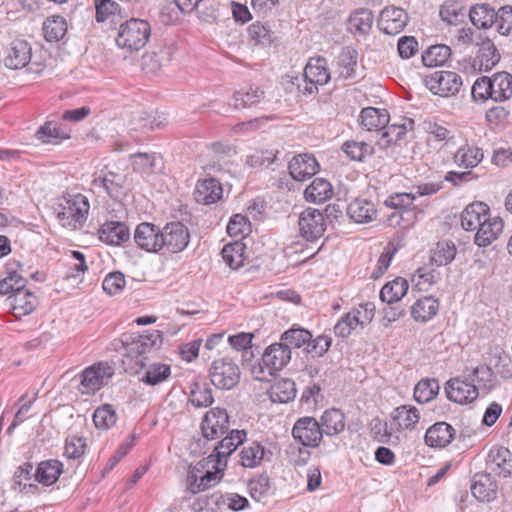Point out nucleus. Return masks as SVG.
Returning a JSON list of instances; mask_svg holds the SVG:
<instances>
[{
	"mask_svg": "<svg viewBox=\"0 0 512 512\" xmlns=\"http://www.w3.org/2000/svg\"><path fill=\"white\" fill-rule=\"evenodd\" d=\"M150 35L151 26L148 21L131 18L120 24L115 41L121 49L139 51L147 44Z\"/></svg>",
	"mask_w": 512,
	"mask_h": 512,
	"instance_id": "f257e3e1",
	"label": "nucleus"
},
{
	"mask_svg": "<svg viewBox=\"0 0 512 512\" xmlns=\"http://www.w3.org/2000/svg\"><path fill=\"white\" fill-rule=\"evenodd\" d=\"M224 465L204 458L192 467L187 476L188 489L196 494L215 486L223 475Z\"/></svg>",
	"mask_w": 512,
	"mask_h": 512,
	"instance_id": "f03ea898",
	"label": "nucleus"
},
{
	"mask_svg": "<svg viewBox=\"0 0 512 512\" xmlns=\"http://www.w3.org/2000/svg\"><path fill=\"white\" fill-rule=\"evenodd\" d=\"M89 207L88 199L82 194L63 196L56 208L57 218L62 226L75 229L86 220Z\"/></svg>",
	"mask_w": 512,
	"mask_h": 512,
	"instance_id": "7ed1b4c3",
	"label": "nucleus"
},
{
	"mask_svg": "<svg viewBox=\"0 0 512 512\" xmlns=\"http://www.w3.org/2000/svg\"><path fill=\"white\" fill-rule=\"evenodd\" d=\"M290 354H250L246 359L252 376L259 381H269L289 361Z\"/></svg>",
	"mask_w": 512,
	"mask_h": 512,
	"instance_id": "20e7f679",
	"label": "nucleus"
},
{
	"mask_svg": "<svg viewBox=\"0 0 512 512\" xmlns=\"http://www.w3.org/2000/svg\"><path fill=\"white\" fill-rule=\"evenodd\" d=\"M162 334L159 330H151L143 335L125 334L113 342V349L118 352H149L159 350L162 345Z\"/></svg>",
	"mask_w": 512,
	"mask_h": 512,
	"instance_id": "39448f33",
	"label": "nucleus"
},
{
	"mask_svg": "<svg viewBox=\"0 0 512 512\" xmlns=\"http://www.w3.org/2000/svg\"><path fill=\"white\" fill-rule=\"evenodd\" d=\"M210 379L215 387L229 390L239 382L240 369L229 357H223L213 361Z\"/></svg>",
	"mask_w": 512,
	"mask_h": 512,
	"instance_id": "423d86ee",
	"label": "nucleus"
},
{
	"mask_svg": "<svg viewBox=\"0 0 512 512\" xmlns=\"http://www.w3.org/2000/svg\"><path fill=\"white\" fill-rule=\"evenodd\" d=\"M113 375L114 369L108 363L94 364L83 371L79 391L82 394H94L107 384Z\"/></svg>",
	"mask_w": 512,
	"mask_h": 512,
	"instance_id": "0eeeda50",
	"label": "nucleus"
},
{
	"mask_svg": "<svg viewBox=\"0 0 512 512\" xmlns=\"http://www.w3.org/2000/svg\"><path fill=\"white\" fill-rule=\"evenodd\" d=\"M426 86L443 97L456 95L463 84L462 78L453 71H436L426 77Z\"/></svg>",
	"mask_w": 512,
	"mask_h": 512,
	"instance_id": "6e6552de",
	"label": "nucleus"
},
{
	"mask_svg": "<svg viewBox=\"0 0 512 512\" xmlns=\"http://www.w3.org/2000/svg\"><path fill=\"white\" fill-rule=\"evenodd\" d=\"M162 251L169 253L182 252L189 244L190 233L188 228L179 221L167 223L162 228Z\"/></svg>",
	"mask_w": 512,
	"mask_h": 512,
	"instance_id": "1a4fd4ad",
	"label": "nucleus"
},
{
	"mask_svg": "<svg viewBox=\"0 0 512 512\" xmlns=\"http://www.w3.org/2000/svg\"><path fill=\"white\" fill-rule=\"evenodd\" d=\"M475 379L468 381L465 377H454L445 384V393L450 401L458 404H468L479 396V388L474 384Z\"/></svg>",
	"mask_w": 512,
	"mask_h": 512,
	"instance_id": "9d476101",
	"label": "nucleus"
},
{
	"mask_svg": "<svg viewBox=\"0 0 512 512\" xmlns=\"http://www.w3.org/2000/svg\"><path fill=\"white\" fill-rule=\"evenodd\" d=\"M162 237V228L149 222L138 224L134 231V241L136 245L150 253L162 252Z\"/></svg>",
	"mask_w": 512,
	"mask_h": 512,
	"instance_id": "9b49d317",
	"label": "nucleus"
},
{
	"mask_svg": "<svg viewBox=\"0 0 512 512\" xmlns=\"http://www.w3.org/2000/svg\"><path fill=\"white\" fill-rule=\"evenodd\" d=\"M303 92L313 94L318 90V85H325L330 80V73L327 69V63L324 58H310L304 68Z\"/></svg>",
	"mask_w": 512,
	"mask_h": 512,
	"instance_id": "f8f14e48",
	"label": "nucleus"
},
{
	"mask_svg": "<svg viewBox=\"0 0 512 512\" xmlns=\"http://www.w3.org/2000/svg\"><path fill=\"white\" fill-rule=\"evenodd\" d=\"M229 429V416L225 409L216 407L206 412L201 431L207 440H215L224 435Z\"/></svg>",
	"mask_w": 512,
	"mask_h": 512,
	"instance_id": "ddd939ff",
	"label": "nucleus"
},
{
	"mask_svg": "<svg viewBox=\"0 0 512 512\" xmlns=\"http://www.w3.org/2000/svg\"><path fill=\"white\" fill-rule=\"evenodd\" d=\"M295 440L307 447H316L320 443L323 433L318 421L313 417L298 419L292 429Z\"/></svg>",
	"mask_w": 512,
	"mask_h": 512,
	"instance_id": "4468645a",
	"label": "nucleus"
},
{
	"mask_svg": "<svg viewBox=\"0 0 512 512\" xmlns=\"http://www.w3.org/2000/svg\"><path fill=\"white\" fill-rule=\"evenodd\" d=\"M298 224L301 236L307 241L320 238L326 230L324 215L319 210L312 208H308L300 214Z\"/></svg>",
	"mask_w": 512,
	"mask_h": 512,
	"instance_id": "2eb2a0df",
	"label": "nucleus"
},
{
	"mask_svg": "<svg viewBox=\"0 0 512 512\" xmlns=\"http://www.w3.org/2000/svg\"><path fill=\"white\" fill-rule=\"evenodd\" d=\"M408 22V14L400 7H385L378 19V27L388 35L400 33Z\"/></svg>",
	"mask_w": 512,
	"mask_h": 512,
	"instance_id": "dca6fc26",
	"label": "nucleus"
},
{
	"mask_svg": "<svg viewBox=\"0 0 512 512\" xmlns=\"http://www.w3.org/2000/svg\"><path fill=\"white\" fill-rule=\"evenodd\" d=\"M31 57V45L24 39H14L6 49L4 64L10 69H21L30 63Z\"/></svg>",
	"mask_w": 512,
	"mask_h": 512,
	"instance_id": "f3484780",
	"label": "nucleus"
},
{
	"mask_svg": "<svg viewBox=\"0 0 512 512\" xmlns=\"http://www.w3.org/2000/svg\"><path fill=\"white\" fill-rule=\"evenodd\" d=\"M246 436L247 433L245 430H231L230 433L218 443L213 453L208 458L226 466V458L231 455L239 445L243 444Z\"/></svg>",
	"mask_w": 512,
	"mask_h": 512,
	"instance_id": "a211bd4d",
	"label": "nucleus"
},
{
	"mask_svg": "<svg viewBox=\"0 0 512 512\" xmlns=\"http://www.w3.org/2000/svg\"><path fill=\"white\" fill-rule=\"evenodd\" d=\"M288 168L294 180L305 181L317 173L319 164L314 156L300 154L291 159Z\"/></svg>",
	"mask_w": 512,
	"mask_h": 512,
	"instance_id": "6ab92c4d",
	"label": "nucleus"
},
{
	"mask_svg": "<svg viewBox=\"0 0 512 512\" xmlns=\"http://www.w3.org/2000/svg\"><path fill=\"white\" fill-rule=\"evenodd\" d=\"M280 340L281 345H283V352H292V350L296 349L310 352L312 334L303 328H291L282 334Z\"/></svg>",
	"mask_w": 512,
	"mask_h": 512,
	"instance_id": "aec40b11",
	"label": "nucleus"
},
{
	"mask_svg": "<svg viewBox=\"0 0 512 512\" xmlns=\"http://www.w3.org/2000/svg\"><path fill=\"white\" fill-rule=\"evenodd\" d=\"M347 215L358 224L370 223L376 219L377 208L375 204L364 198L354 199L347 206Z\"/></svg>",
	"mask_w": 512,
	"mask_h": 512,
	"instance_id": "412c9836",
	"label": "nucleus"
},
{
	"mask_svg": "<svg viewBox=\"0 0 512 512\" xmlns=\"http://www.w3.org/2000/svg\"><path fill=\"white\" fill-rule=\"evenodd\" d=\"M503 221L500 217H490V213L483 219L481 226L475 234V243L480 247L491 244L503 230Z\"/></svg>",
	"mask_w": 512,
	"mask_h": 512,
	"instance_id": "4be33fe9",
	"label": "nucleus"
},
{
	"mask_svg": "<svg viewBox=\"0 0 512 512\" xmlns=\"http://www.w3.org/2000/svg\"><path fill=\"white\" fill-rule=\"evenodd\" d=\"M413 125L414 121L409 118H403L401 123L387 124L381 131L377 144L381 149H386L390 145L396 144L406 135L408 130L413 129Z\"/></svg>",
	"mask_w": 512,
	"mask_h": 512,
	"instance_id": "5701e85b",
	"label": "nucleus"
},
{
	"mask_svg": "<svg viewBox=\"0 0 512 512\" xmlns=\"http://www.w3.org/2000/svg\"><path fill=\"white\" fill-rule=\"evenodd\" d=\"M222 194L221 183L214 178H207L197 183L194 198L197 203L209 205L220 200Z\"/></svg>",
	"mask_w": 512,
	"mask_h": 512,
	"instance_id": "b1692460",
	"label": "nucleus"
},
{
	"mask_svg": "<svg viewBox=\"0 0 512 512\" xmlns=\"http://www.w3.org/2000/svg\"><path fill=\"white\" fill-rule=\"evenodd\" d=\"M99 238L106 244L118 246L129 240L130 231L125 223L110 221L101 226Z\"/></svg>",
	"mask_w": 512,
	"mask_h": 512,
	"instance_id": "393cba45",
	"label": "nucleus"
},
{
	"mask_svg": "<svg viewBox=\"0 0 512 512\" xmlns=\"http://www.w3.org/2000/svg\"><path fill=\"white\" fill-rule=\"evenodd\" d=\"M12 308V314L16 318H21L32 313L38 306L37 297L28 290H20L13 293L7 299Z\"/></svg>",
	"mask_w": 512,
	"mask_h": 512,
	"instance_id": "a878e982",
	"label": "nucleus"
},
{
	"mask_svg": "<svg viewBox=\"0 0 512 512\" xmlns=\"http://www.w3.org/2000/svg\"><path fill=\"white\" fill-rule=\"evenodd\" d=\"M487 464L492 471L508 477L512 474V453L505 447H494L488 454Z\"/></svg>",
	"mask_w": 512,
	"mask_h": 512,
	"instance_id": "bb28decb",
	"label": "nucleus"
},
{
	"mask_svg": "<svg viewBox=\"0 0 512 512\" xmlns=\"http://www.w3.org/2000/svg\"><path fill=\"white\" fill-rule=\"evenodd\" d=\"M63 472V464L54 459L42 461L38 464L34 471L35 482L43 486H50L54 484Z\"/></svg>",
	"mask_w": 512,
	"mask_h": 512,
	"instance_id": "cd10ccee",
	"label": "nucleus"
},
{
	"mask_svg": "<svg viewBox=\"0 0 512 512\" xmlns=\"http://www.w3.org/2000/svg\"><path fill=\"white\" fill-rule=\"evenodd\" d=\"M490 212L488 205L482 202L469 204L461 214V225L467 231H475Z\"/></svg>",
	"mask_w": 512,
	"mask_h": 512,
	"instance_id": "c85d7f7f",
	"label": "nucleus"
},
{
	"mask_svg": "<svg viewBox=\"0 0 512 512\" xmlns=\"http://www.w3.org/2000/svg\"><path fill=\"white\" fill-rule=\"evenodd\" d=\"M473 496L481 502H490L497 496V484L488 474H476L471 485Z\"/></svg>",
	"mask_w": 512,
	"mask_h": 512,
	"instance_id": "c756f323",
	"label": "nucleus"
},
{
	"mask_svg": "<svg viewBox=\"0 0 512 512\" xmlns=\"http://www.w3.org/2000/svg\"><path fill=\"white\" fill-rule=\"evenodd\" d=\"M454 429L445 422L431 426L425 434V443L431 447H445L453 439Z\"/></svg>",
	"mask_w": 512,
	"mask_h": 512,
	"instance_id": "7c9ffc66",
	"label": "nucleus"
},
{
	"mask_svg": "<svg viewBox=\"0 0 512 512\" xmlns=\"http://www.w3.org/2000/svg\"><path fill=\"white\" fill-rule=\"evenodd\" d=\"M392 420L397 426L396 430H412L415 429L420 420V414L416 407L410 405H402L397 407L393 414Z\"/></svg>",
	"mask_w": 512,
	"mask_h": 512,
	"instance_id": "2f4dec72",
	"label": "nucleus"
},
{
	"mask_svg": "<svg viewBox=\"0 0 512 512\" xmlns=\"http://www.w3.org/2000/svg\"><path fill=\"white\" fill-rule=\"evenodd\" d=\"M388 122L389 115L386 110L367 107L360 113V124L368 131L376 130L381 133Z\"/></svg>",
	"mask_w": 512,
	"mask_h": 512,
	"instance_id": "473e14b6",
	"label": "nucleus"
},
{
	"mask_svg": "<svg viewBox=\"0 0 512 512\" xmlns=\"http://www.w3.org/2000/svg\"><path fill=\"white\" fill-rule=\"evenodd\" d=\"M305 199L309 202L320 204L333 196V187L323 178H315L304 191Z\"/></svg>",
	"mask_w": 512,
	"mask_h": 512,
	"instance_id": "72a5a7b5",
	"label": "nucleus"
},
{
	"mask_svg": "<svg viewBox=\"0 0 512 512\" xmlns=\"http://www.w3.org/2000/svg\"><path fill=\"white\" fill-rule=\"evenodd\" d=\"M265 456V448L264 446L257 442L252 441L247 445L243 446V448L239 452V463L241 466L245 468H256L260 466Z\"/></svg>",
	"mask_w": 512,
	"mask_h": 512,
	"instance_id": "f704fd0d",
	"label": "nucleus"
},
{
	"mask_svg": "<svg viewBox=\"0 0 512 512\" xmlns=\"http://www.w3.org/2000/svg\"><path fill=\"white\" fill-rule=\"evenodd\" d=\"M492 100L502 102L512 97V75L508 72L496 73L491 78Z\"/></svg>",
	"mask_w": 512,
	"mask_h": 512,
	"instance_id": "c9c22d12",
	"label": "nucleus"
},
{
	"mask_svg": "<svg viewBox=\"0 0 512 512\" xmlns=\"http://www.w3.org/2000/svg\"><path fill=\"white\" fill-rule=\"evenodd\" d=\"M439 302L432 296L418 299L411 307V316L416 321L426 322L432 319L438 311Z\"/></svg>",
	"mask_w": 512,
	"mask_h": 512,
	"instance_id": "e433bc0d",
	"label": "nucleus"
},
{
	"mask_svg": "<svg viewBox=\"0 0 512 512\" xmlns=\"http://www.w3.org/2000/svg\"><path fill=\"white\" fill-rule=\"evenodd\" d=\"M295 382L288 378L277 380L268 390L271 401L278 403H288L296 396Z\"/></svg>",
	"mask_w": 512,
	"mask_h": 512,
	"instance_id": "4c0bfd02",
	"label": "nucleus"
},
{
	"mask_svg": "<svg viewBox=\"0 0 512 512\" xmlns=\"http://www.w3.org/2000/svg\"><path fill=\"white\" fill-rule=\"evenodd\" d=\"M322 433L328 436H334L342 432L345 428V416L339 409L326 410L321 416L320 424Z\"/></svg>",
	"mask_w": 512,
	"mask_h": 512,
	"instance_id": "58836bf2",
	"label": "nucleus"
},
{
	"mask_svg": "<svg viewBox=\"0 0 512 512\" xmlns=\"http://www.w3.org/2000/svg\"><path fill=\"white\" fill-rule=\"evenodd\" d=\"M500 60V54L495 44L490 40H483L479 46L475 62L479 64L480 70H491Z\"/></svg>",
	"mask_w": 512,
	"mask_h": 512,
	"instance_id": "ea45409f",
	"label": "nucleus"
},
{
	"mask_svg": "<svg viewBox=\"0 0 512 512\" xmlns=\"http://www.w3.org/2000/svg\"><path fill=\"white\" fill-rule=\"evenodd\" d=\"M409 284L406 279L397 277L386 283L380 291V299L389 305L397 303L407 293Z\"/></svg>",
	"mask_w": 512,
	"mask_h": 512,
	"instance_id": "a19ab883",
	"label": "nucleus"
},
{
	"mask_svg": "<svg viewBox=\"0 0 512 512\" xmlns=\"http://www.w3.org/2000/svg\"><path fill=\"white\" fill-rule=\"evenodd\" d=\"M483 152L476 146L464 145L454 154V163L459 167L469 169L476 167L483 160Z\"/></svg>",
	"mask_w": 512,
	"mask_h": 512,
	"instance_id": "79ce46f5",
	"label": "nucleus"
},
{
	"mask_svg": "<svg viewBox=\"0 0 512 512\" xmlns=\"http://www.w3.org/2000/svg\"><path fill=\"white\" fill-rule=\"evenodd\" d=\"M249 41L256 46L268 47L277 38L276 33L262 22H255L248 28Z\"/></svg>",
	"mask_w": 512,
	"mask_h": 512,
	"instance_id": "37998d69",
	"label": "nucleus"
},
{
	"mask_svg": "<svg viewBox=\"0 0 512 512\" xmlns=\"http://www.w3.org/2000/svg\"><path fill=\"white\" fill-rule=\"evenodd\" d=\"M469 17L474 26L487 29L496 23L497 12L487 4H478L470 9Z\"/></svg>",
	"mask_w": 512,
	"mask_h": 512,
	"instance_id": "c03bdc74",
	"label": "nucleus"
},
{
	"mask_svg": "<svg viewBox=\"0 0 512 512\" xmlns=\"http://www.w3.org/2000/svg\"><path fill=\"white\" fill-rule=\"evenodd\" d=\"M373 24V14L369 9H359L353 12L348 19V30L353 34H367Z\"/></svg>",
	"mask_w": 512,
	"mask_h": 512,
	"instance_id": "a18cd8bd",
	"label": "nucleus"
},
{
	"mask_svg": "<svg viewBox=\"0 0 512 512\" xmlns=\"http://www.w3.org/2000/svg\"><path fill=\"white\" fill-rule=\"evenodd\" d=\"M170 57L169 48H161L158 52H146L142 56L141 67L146 74H156L161 69L164 61H170Z\"/></svg>",
	"mask_w": 512,
	"mask_h": 512,
	"instance_id": "49530a36",
	"label": "nucleus"
},
{
	"mask_svg": "<svg viewBox=\"0 0 512 512\" xmlns=\"http://www.w3.org/2000/svg\"><path fill=\"white\" fill-rule=\"evenodd\" d=\"M456 256V246L451 241L438 242L431 250V264L437 267L446 266L451 263Z\"/></svg>",
	"mask_w": 512,
	"mask_h": 512,
	"instance_id": "de8ad7c7",
	"label": "nucleus"
},
{
	"mask_svg": "<svg viewBox=\"0 0 512 512\" xmlns=\"http://www.w3.org/2000/svg\"><path fill=\"white\" fill-rule=\"evenodd\" d=\"M245 244L241 241H234L226 244L222 249L224 262L233 270L240 268L244 263Z\"/></svg>",
	"mask_w": 512,
	"mask_h": 512,
	"instance_id": "09e8293b",
	"label": "nucleus"
},
{
	"mask_svg": "<svg viewBox=\"0 0 512 512\" xmlns=\"http://www.w3.org/2000/svg\"><path fill=\"white\" fill-rule=\"evenodd\" d=\"M451 56V49L444 44L432 45L422 54V62L427 67L444 65Z\"/></svg>",
	"mask_w": 512,
	"mask_h": 512,
	"instance_id": "8fccbe9b",
	"label": "nucleus"
},
{
	"mask_svg": "<svg viewBox=\"0 0 512 512\" xmlns=\"http://www.w3.org/2000/svg\"><path fill=\"white\" fill-rule=\"evenodd\" d=\"M440 17L450 25H457L465 17V6L460 0H446L440 7Z\"/></svg>",
	"mask_w": 512,
	"mask_h": 512,
	"instance_id": "3c124183",
	"label": "nucleus"
},
{
	"mask_svg": "<svg viewBox=\"0 0 512 512\" xmlns=\"http://www.w3.org/2000/svg\"><path fill=\"white\" fill-rule=\"evenodd\" d=\"M171 375V367L164 363H153L145 371L142 382L155 386L166 381Z\"/></svg>",
	"mask_w": 512,
	"mask_h": 512,
	"instance_id": "603ef678",
	"label": "nucleus"
},
{
	"mask_svg": "<svg viewBox=\"0 0 512 512\" xmlns=\"http://www.w3.org/2000/svg\"><path fill=\"white\" fill-rule=\"evenodd\" d=\"M35 137L44 144H58L60 141L69 138L68 135L60 132L57 123L45 122L35 133Z\"/></svg>",
	"mask_w": 512,
	"mask_h": 512,
	"instance_id": "864d4df0",
	"label": "nucleus"
},
{
	"mask_svg": "<svg viewBox=\"0 0 512 512\" xmlns=\"http://www.w3.org/2000/svg\"><path fill=\"white\" fill-rule=\"evenodd\" d=\"M440 389V385L435 379L421 380L414 389V399L419 403H427L434 399Z\"/></svg>",
	"mask_w": 512,
	"mask_h": 512,
	"instance_id": "5fc2aeb1",
	"label": "nucleus"
},
{
	"mask_svg": "<svg viewBox=\"0 0 512 512\" xmlns=\"http://www.w3.org/2000/svg\"><path fill=\"white\" fill-rule=\"evenodd\" d=\"M357 65V52L350 48L345 47L342 49L339 58V75L344 79H348L353 76Z\"/></svg>",
	"mask_w": 512,
	"mask_h": 512,
	"instance_id": "6e6d98bb",
	"label": "nucleus"
},
{
	"mask_svg": "<svg viewBox=\"0 0 512 512\" xmlns=\"http://www.w3.org/2000/svg\"><path fill=\"white\" fill-rule=\"evenodd\" d=\"M43 31L47 41H59L66 34V21L61 16H54L53 18L44 22Z\"/></svg>",
	"mask_w": 512,
	"mask_h": 512,
	"instance_id": "4d7b16f0",
	"label": "nucleus"
},
{
	"mask_svg": "<svg viewBox=\"0 0 512 512\" xmlns=\"http://www.w3.org/2000/svg\"><path fill=\"white\" fill-rule=\"evenodd\" d=\"M342 150L354 161H364L366 157H370L374 153V148L366 142L346 141Z\"/></svg>",
	"mask_w": 512,
	"mask_h": 512,
	"instance_id": "13d9d810",
	"label": "nucleus"
},
{
	"mask_svg": "<svg viewBox=\"0 0 512 512\" xmlns=\"http://www.w3.org/2000/svg\"><path fill=\"white\" fill-rule=\"evenodd\" d=\"M117 421V415L112 405L104 404L93 413V422L98 429H109Z\"/></svg>",
	"mask_w": 512,
	"mask_h": 512,
	"instance_id": "bf43d9fd",
	"label": "nucleus"
},
{
	"mask_svg": "<svg viewBox=\"0 0 512 512\" xmlns=\"http://www.w3.org/2000/svg\"><path fill=\"white\" fill-rule=\"evenodd\" d=\"M264 96V92L259 87H250L248 91H238L233 95L232 105L236 109L245 108L259 103Z\"/></svg>",
	"mask_w": 512,
	"mask_h": 512,
	"instance_id": "052dcab7",
	"label": "nucleus"
},
{
	"mask_svg": "<svg viewBox=\"0 0 512 512\" xmlns=\"http://www.w3.org/2000/svg\"><path fill=\"white\" fill-rule=\"evenodd\" d=\"M439 278V272L430 266H423L416 270L412 281L420 291H427Z\"/></svg>",
	"mask_w": 512,
	"mask_h": 512,
	"instance_id": "680f3d73",
	"label": "nucleus"
},
{
	"mask_svg": "<svg viewBox=\"0 0 512 512\" xmlns=\"http://www.w3.org/2000/svg\"><path fill=\"white\" fill-rule=\"evenodd\" d=\"M469 376L476 378V381L480 384V387L486 391L492 390L496 383V374L492 365H480L472 369Z\"/></svg>",
	"mask_w": 512,
	"mask_h": 512,
	"instance_id": "e2e57ef3",
	"label": "nucleus"
},
{
	"mask_svg": "<svg viewBox=\"0 0 512 512\" xmlns=\"http://www.w3.org/2000/svg\"><path fill=\"white\" fill-rule=\"evenodd\" d=\"M360 314L361 312L359 310H352L348 312L335 325V334L340 337H347L350 335L352 330H354L358 325L363 324L359 318Z\"/></svg>",
	"mask_w": 512,
	"mask_h": 512,
	"instance_id": "0e129e2a",
	"label": "nucleus"
},
{
	"mask_svg": "<svg viewBox=\"0 0 512 512\" xmlns=\"http://www.w3.org/2000/svg\"><path fill=\"white\" fill-rule=\"evenodd\" d=\"M93 185L95 187L103 188L111 197H118L122 187L119 175L113 172H108L103 177L95 178L93 180Z\"/></svg>",
	"mask_w": 512,
	"mask_h": 512,
	"instance_id": "69168bd1",
	"label": "nucleus"
},
{
	"mask_svg": "<svg viewBox=\"0 0 512 512\" xmlns=\"http://www.w3.org/2000/svg\"><path fill=\"white\" fill-rule=\"evenodd\" d=\"M95 18L98 23H102L114 17L116 14L121 16V9L114 0L95 1Z\"/></svg>",
	"mask_w": 512,
	"mask_h": 512,
	"instance_id": "338daca9",
	"label": "nucleus"
},
{
	"mask_svg": "<svg viewBox=\"0 0 512 512\" xmlns=\"http://www.w3.org/2000/svg\"><path fill=\"white\" fill-rule=\"evenodd\" d=\"M490 365L493 366L496 375L503 379L512 377V356L511 354H495L490 359Z\"/></svg>",
	"mask_w": 512,
	"mask_h": 512,
	"instance_id": "774afa93",
	"label": "nucleus"
}]
</instances>
